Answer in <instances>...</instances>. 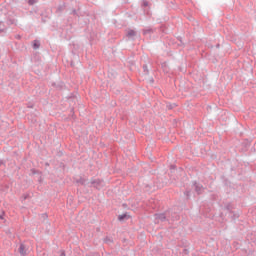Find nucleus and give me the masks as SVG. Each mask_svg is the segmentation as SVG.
Returning <instances> with one entry per match:
<instances>
[{
	"instance_id": "f257e3e1",
	"label": "nucleus",
	"mask_w": 256,
	"mask_h": 256,
	"mask_svg": "<svg viewBox=\"0 0 256 256\" xmlns=\"http://www.w3.org/2000/svg\"><path fill=\"white\" fill-rule=\"evenodd\" d=\"M118 219H119V221H123V220H125V219H129V215H127V214H122V215H120V216L118 217Z\"/></svg>"
},
{
	"instance_id": "f03ea898",
	"label": "nucleus",
	"mask_w": 256,
	"mask_h": 256,
	"mask_svg": "<svg viewBox=\"0 0 256 256\" xmlns=\"http://www.w3.org/2000/svg\"><path fill=\"white\" fill-rule=\"evenodd\" d=\"M19 253H20L21 255H25V246H24V245H20V247H19Z\"/></svg>"
},
{
	"instance_id": "7ed1b4c3",
	"label": "nucleus",
	"mask_w": 256,
	"mask_h": 256,
	"mask_svg": "<svg viewBox=\"0 0 256 256\" xmlns=\"http://www.w3.org/2000/svg\"><path fill=\"white\" fill-rule=\"evenodd\" d=\"M33 47L34 49H39V41H34Z\"/></svg>"
},
{
	"instance_id": "20e7f679",
	"label": "nucleus",
	"mask_w": 256,
	"mask_h": 256,
	"mask_svg": "<svg viewBox=\"0 0 256 256\" xmlns=\"http://www.w3.org/2000/svg\"><path fill=\"white\" fill-rule=\"evenodd\" d=\"M128 35H129L130 37H132V35H135V31H130V32L128 33Z\"/></svg>"
},
{
	"instance_id": "39448f33",
	"label": "nucleus",
	"mask_w": 256,
	"mask_h": 256,
	"mask_svg": "<svg viewBox=\"0 0 256 256\" xmlns=\"http://www.w3.org/2000/svg\"><path fill=\"white\" fill-rule=\"evenodd\" d=\"M29 4H30V5H33V1L29 0Z\"/></svg>"
},
{
	"instance_id": "423d86ee",
	"label": "nucleus",
	"mask_w": 256,
	"mask_h": 256,
	"mask_svg": "<svg viewBox=\"0 0 256 256\" xmlns=\"http://www.w3.org/2000/svg\"><path fill=\"white\" fill-rule=\"evenodd\" d=\"M0 219H3V216H0Z\"/></svg>"
}]
</instances>
